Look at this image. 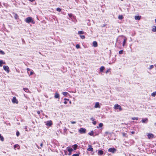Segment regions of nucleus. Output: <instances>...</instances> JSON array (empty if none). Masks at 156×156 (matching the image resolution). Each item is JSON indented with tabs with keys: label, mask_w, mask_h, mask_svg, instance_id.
Instances as JSON below:
<instances>
[{
	"label": "nucleus",
	"mask_w": 156,
	"mask_h": 156,
	"mask_svg": "<svg viewBox=\"0 0 156 156\" xmlns=\"http://www.w3.org/2000/svg\"><path fill=\"white\" fill-rule=\"evenodd\" d=\"M40 146L41 147H42L43 146V144L42 143H41L40 144Z\"/></svg>",
	"instance_id": "53"
},
{
	"label": "nucleus",
	"mask_w": 156,
	"mask_h": 156,
	"mask_svg": "<svg viewBox=\"0 0 156 156\" xmlns=\"http://www.w3.org/2000/svg\"><path fill=\"white\" fill-rule=\"evenodd\" d=\"M69 103H71V101H69Z\"/></svg>",
	"instance_id": "59"
},
{
	"label": "nucleus",
	"mask_w": 156,
	"mask_h": 156,
	"mask_svg": "<svg viewBox=\"0 0 156 156\" xmlns=\"http://www.w3.org/2000/svg\"><path fill=\"white\" fill-rule=\"evenodd\" d=\"M25 21L28 23H31L33 24H34L35 23V22L34 21L33 18L31 17H28L26 18L25 20Z\"/></svg>",
	"instance_id": "1"
},
{
	"label": "nucleus",
	"mask_w": 156,
	"mask_h": 156,
	"mask_svg": "<svg viewBox=\"0 0 156 156\" xmlns=\"http://www.w3.org/2000/svg\"><path fill=\"white\" fill-rule=\"evenodd\" d=\"M37 113L38 114H40V111H37Z\"/></svg>",
	"instance_id": "48"
},
{
	"label": "nucleus",
	"mask_w": 156,
	"mask_h": 156,
	"mask_svg": "<svg viewBox=\"0 0 156 156\" xmlns=\"http://www.w3.org/2000/svg\"><path fill=\"white\" fill-rule=\"evenodd\" d=\"M108 151L109 152L114 153L116 151V150L114 148H111L108 149Z\"/></svg>",
	"instance_id": "4"
},
{
	"label": "nucleus",
	"mask_w": 156,
	"mask_h": 156,
	"mask_svg": "<svg viewBox=\"0 0 156 156\" xmlns=\"http://www.w3.org/2000/svg\"><path fill=\"white\" fill-rule=\"evenodd\" d=\"M64 100H65V101L67 100V101H69V99H66V98H64Z\"/></svg>",
	"instance_id": "49"
},
{
	"label": "nucleus",
	"mask_w": 156,
	"mask_h": 156,
	"mask_svg": "<svg viewBox=\"0 0 156 156\" xmlns=\"http://www.w3.org/2000/svg\"><path fill=\"white\" fill-rule=\"evenodd\" d=\"M12 102L13 103L18 104V101L17 100L16 98L15 97H14L12 100Z\"/></svg>",
	"instance_id": "6"
},
{
	"label": "nucleus",
	"mask_w": 156,
	"mask_h": 156,
	"mask_svg": "<svg viewBox=\"0 0 156 156\" xmlns=\"http://www.w3.org/2000/svg\"><path fill=\"white\" fill-rule=\"evenodd\" d=\"M100 72H103V70L105 69V67L104 66H102L100 67Z\"/></svg>",
	"instance_id": "16"
},
{
	"label": "nucleus",
	"mask_w": 156,
	"mask_h": 156,
	"mask_svg": "<svg viewBox=\"0 0 156 156\" xmlns=\"http://www.w3.org/2000/svg\"><path fill=\"white\" fill-rule=\"evenodd\" d=\"M147 120H148L146 118V119H143L142 120V122L143 123H146V122H147Z\"/></svg>",
	"instance_id": "19"
},
{
	"label": "nucleus",
	"mask_w": 156,
	"mask_h": 156,
	"mask_svg": "<svg viewBox=\"0 0 156 156\" xmlns=\"http://www.w3.org/2000/svg\"><path fill=\"white\" fill-rule=\"evenodd\" d=\"M103 124L102 123H100L99 125V127H101L103 126Z\"/></svg>",
	"instance_id": "34"
},
{
	"label": "nucleus",
	"mask_w": 156,
	"mask_h": 156,
	"mask_svg": "<svg viewBox=\"0 0 156 156\" xmlns=\"http://www.w3.org/2000/svg\"><path fill=\"white\" fill-rule=\"evenodd\" d=\"M156 95V91L153 92L151 94V95L153 97H154Z\"/></svg>",
	"instance_id": "28"
},
{
	"label": "nucleus",
	"mask_w": 156,
	"mask_h": 156,
	"mask_svg": "<svg viewBox=\"0 0 156 156\" xmlns=\"http://www.w3.org/2000/svg\"><path fill=\"white\" fill-rule=\"evenodd\" d=\"M52 124V122L51 121H47L46 125L48 126H50Z\"/></svg>",
	"instance_id": "7"
},
{
	"label": "nucleus",
	"mask_w": 156,
	"mask_h": 156,
	"mask_svg": "<svg viewBox=\"0 0 156 156\" xmlns=\"http://www.w3.org/2000/svg\"><path fill=\"white\" fill-rule=\"evenodd\" d=\"M3 69L6 71L8 73L9 72V68L7 66H3Z\"/></svg>",
	"instance_id": "5"
},
{
	"label": "nucleus",
	"mask_w": 156,
	"mask_h": 156,
	"mask_svg": "<svg viewBox=\"0 0 156 156\" xmlns=\"http://www.w3.org/2000/svg\"><path fill=\"white\" fill-rule=\"evenodd\" d=\"M141 17V16H135V19L136 20H140V18Z\"/></svg>",
	"instance_id": "12"
},
{
	"label": "nucleus",
	"mask_w": 156,
	"mask_h": 156,
	"mask_svg": "<svg viewBox=\"0 0 156 156\" xmlns=\"http://www.w3.org/2000/svg\"><path fill=\"white\" fill-rule=\"evenodd\" d=\"M76 48H80V45L79 44H77L76 45Z\"/></svg>",
	"instance_id": "32"
},
{
	"label": "nucleus",
	"mask_w": 156,
	"mask_h": 156,
	"mask_svg": "<svg viewBox=\"0 0 156 156\" xmlns=\"http://www.w3.org/2000/svg\"><path fill=\"white\" fill-rule=\"evenodd\" d=\"M155 23H156V19H155Z\"/></svg>",
	"instance_id": "58"
},
{
	"label": "nucleus",
	"mask_w": 156,
	"mask_h": 156,
	"mask_svg": "<svg viewBox=\"0 0 156 156\" xmlns=\"http://www.w3.org/2000/svg\"><path fill=\"white\" fill-rule=\"evenodd\" d=\"M155 124H156V123H155Z\"/></svg>",
	"instance_id": "64"
},
{
	"label": "nucleus",
	"mask_w": 156,
	"mask_h": 156,
	"mask_svg": "<svg viewBox=\"0 0 156 156\" xmlns=\"http://www.w3.org/2000/svg\"><path fill=\"white\" fill-rule=\"evenodd\" d=\"M16 135L17 136H19L20 133L19 131H18L16 132Z\"/></svg>",
	"instance_id": "38"
},
{
	"label": "nucleus",
	"mask_w": 156,
	"mask_h": 156,
	"mask_svg": "<svg viewBox=\"0 0 156 156\" xmlns=\"http://www.w3.org/2000/svg\"><path fill=\"white\" fill-rule=\"evenodd\" d=\"M72 156H79V155L78 154H73Z\"/></svg>",
	"instance_id": "42"
},
{
	"label": "nucleus",
	"mask_w": 156,
	"mask_h": 156,
	"mask_svg": "<svg viewBox=\"0 0 156 156\" xmlns=\"http://www.w3.org/2000/svg\"><path fill=\"white\" fill-rule=\"evenodd\" d=\"M69 152V153L68 154V155H70L71 154V152Z\"/></svg>",
	"instance_id": "51"
},
{
	"label": "nucleus",
	"mask_w": 156,
	"mask_h": 156,
	"mask_svg": "<svg viewBox=\"0 0 156 156\" xmlns=\"http://www.w3.org/2000/svg\"><path fill=\"white\" fill-rule=\"evenodd\" d=\"M67 148H68V151L69 152H72L73 151V149L72 148H71L69 147H68Z\"/></svg>",
	"instance_id": "17"
},
{
	"label": "nucleus",
	"mask_w": 156,
	"mask_h": 156,
	"mask_svg": "<svg viewBox=\"0 0 156 156\" xmlns=\"http://www.w3.org/2000/svg\"><path fill=\"white\" fill-rule=\"evenodd\" d=\"M54 97L55 98H59V94L57 93H55V95L54 96Z\"/></svg>",
	"instance_id": "15"
},
{
	"label": "nucleus",
	"mask_w": 156,
	"mask_h": 156,
	"mask_svg": "<svg viewBox=\"0 0 156 156\" xmlns=\"http://www.w3.org/2000/svg\"><path fill=\"white\" fill-rule=\"evenodd\" d=\"M93 46L94 47H96L98 46L97 42L96 41H93Z\"/></svg>",
	"instance_id": "11"
},
{
	"label": "nucleus",
	"mask_w": 156,
	"mask_h": 156,
	"mask_svg": "<svg viewBox=\"0 0 156 156\" xmlns=\"http://www.w3.org/2000/svg\"><path fill=\"white\" fill-rule=\"evenodd\" d=\"M3 64H6L5 62H3Z\"/></svg>",
	"instance_id": "57"
},
{
	"label": "nucleus",
	"mask_w": 156,
	"mask_h": 156,
	"mask_svg": "<svg viewBox=\"0 0 156 156\" xmlns=\"http://www.w3.org/2000/svg\"><path fill=\"white\" fill-rule=\"evenodd\" d=\"M27 71H29L30 70V69L28 68H27Z\"/></svg>",
	"instance_id": "54"
},
{
	"label": "nucleus",
	"mask_w": 156,
	"mask_h": 156,
	"mask_svg": "<svg viewBox=\"0 0 156 156\" xmlns=\"http://www.w3.org/2000/svg\"><path fill=\"white\" fill-rule=\"evenodd\" d=\"M0 54L2 55H4L5 53L3 51L0 50Z\"/></svg>",
	"instance_id": "30"
},
{
	"label": "nucleus",
	"mask_w": 156,
	"mask_h": 156,
	"mask_svg": "<svg viewBox=\"0 0 156 156\" xmlns=\"http://www.w3.org/2000/svg\"><path fill=\"white\" fill-rule=\"evenodd\" d=\"M71 15H72V14H71V15H69V16H71Z\"/></svg>",
	"instance_id": "61"
},
{
	"label": "nucleus",
	"mask_w": 156,
	"mask_h": 156,
	"mask_svg": "<svg viewBox=\"0 0 156 156\" xmlns=\"http://www.w3.org/2000/svg\"><path fill=\"white\" fill-rule=\"evenodd\" d=\"M134 133H135V132H134V131H132V132H131V133H132V134H134Z\"/></svg>",
	"instance_id": "55"
},
{
	"label": "nucleus",
	"mask_w": 156,
	"mask_h": 156,
	"mask_svg": "<svg viewBox=\"0 0 156 156\" xmlns=\"http://www.w3.org/2000/svg\"><path fill=\"white\" fill-rule=\"evenodd\" d=\"M110 69H108V70H107L106 71V72H105L106 73V74H107V73H108V72H109V71H110Z\"/></svg>",
	"instance_id": "41"
},
{
	"label": "nucleus",
	"mask_w": 156,
	"mask_h": 156,
	"mask_svg": "<svg viewBox=\"0 0 156 156\" xmlns=\"http://www.w3.org/2000/svg\"><path fill=\"white\" fill-rule=\"evenodd\" d=\"M3 61L2 60L0 61V66L1 67L2 66V64H3Z\"/></svg>",
	"instance_id": "33"
},
{
	"label": "nucleus",
	"mask_w": 156,
	"mask_h": 156,
	"mask_svg": "<svg viewBox=\"0 0 156 156\" xmlns=\"http://www.w3.org/2000/svg\"><path fill=\"white\" fill-rule=\"evenodd\" d=\"M114 108L115 109H119L120 111H122V110L121 106L118 105V104H116L115 105Z\"/></svg>",
	"instance_id": "2"
},
{
	"label": "nucleus",
	"mask_w": 156,
	"mask_h": 156,
	"mask_svg": "<svg viewBox=\"0 0 156 156\" xmlns=\"http://www.w3.org/2000/svg\"><path fill=\"white\" fill-rule=\"evenodd\" d=\"M148 139L152 138L154 137V135L152 134L149 133L147 135Z\"/></svg>",
	"instance_id": "9"
},
{
	"label": "nucleus",
	"mask_w": 156,
	"mask_h": 156,
	"mask_svg": "<svg viewBox=\"0 0 156 156\" xmlns=\"http://www.w3.org/2000/svg\"><path fill=\"white\" fill-rule=\"evenodd\" d=\"M92 123L94 125H96V121H94Z\"/></svg>",
	"instance_id": "43"
},
{
	"label": "nucleus",
	"mask_w": 156,
	"mask_h": 156,
	"mask_svg": "<svg viewBox=\"0 0 156 156\" xmlns=\"http://www.w3.org/2000/svg\"><path fill=\"white\" fill-rule=\"evenodd\" d=\"M77 146H78L76 144H75L74 145L73 147V149L75 150H76V149Z\"/></svg>",
	"instance_id": "26"
},
{
	"label": "nucleus",
	"mask_w": 156,
	"mask_h": 156,
	"mask_svg": "<svg viewBox=\"0 0 156 156\" xmlns=\"http://www.w3.org/2000/svg\"><path fill=\"white\" fill-rule=\"evenodd\" d=\"M94 108H100V106L99 105V102H96L94 106Z\"/></svg>",
	"instance_id": "10"
},
{
	"label": "nucleus",
	"mask_w": 156,
	"mask_h": 156,
	"mask_svg": "<svg viewBox=\"0 0 156 156\" xmlns=\"http://www.w3.org/2000/svg\"><path fill=\"white\" fill-rule=\"evenodd\" d=\"M14 17L16 19H17L18 18V16L16 14H14Z\"/></svg>",
	"instance_id": "21"
},
{
	"label": "nucleus",
	"mask_w": 156,
	"mask_h": 156,
	"mask_svg": "<svg viewBox=\"0 0 156 156\" xmlns=\"http://www.w3.org/2000/svg\"><path fill=\"white\" fill-rule=\"evenodd\" d=\"M23 90L26 92H29V90L27 88H23Z\"/></svg>",
	"instance_id": "18"
},
{
	"label": "nucleus",
	"mask_w": 156,
	"mask_h": 156,
	"mask_svg": "<svg viewBox=\"0 0 156 156\" xmlns=\"http://www.w3.org/2000/svg\"><path fill=\"white\" fill-rule=\"evenodd\" d=\"M71 122L72 124H75L76 123V122L75 121H71Z\"/></svg>",
	"instance_id": "45"
},
{
	"label": "nucleus",
	"mask_w": 156,
	"mask_h": 156,
	"mask_svg": "<svg viewBox=\"0 0 156 156\" xmlns=\"http://www.w3.org/2000/svg\"><path fill=\"white\" fill-rule=\"evenodd\" d=\"M123 50H122L120 51H119V54H122L123 52Z\"/></svg>",
	"instance_id": "35"
},
{
	"label": "nucleus",
	"mask_w": 156,
	"mask_h": 156,
	"mask_svg": "<svg viewBox=\"0 0 156 156\" xmlns=\"http://www.w3.org/2000/svg\"><path fill=\"white\" fill-rule=\"evenodd\" d=\"M154 28H153L152 29V31L153 32H156V26L154 27Z\"/></svg>",
	"instance_id": "23"
},
{
	"label": "nucleus",
	"mask_w": 156,
	"mask_h": 156,
	"mask_svg": "<svg viewBox=\"0 0 156 156\" xmlns=\"http://www.w3.org/2000/svg\"><path fill=\"white\" fill-rule=\"evenodd\" d=\"M108 134L111 135V133H109L108 131H106L105 133L104 136H107Z\"/></svg>",
	"instance_id": "14"
},
{
	"label": "nucleus",
	"mask_w": 156,
	"mask_h": 156,
	"mask_svg": "<svg viewBox=\"0 0 156 156\" xmlns=\"http://www.w3.org/2000/svg\"><path fill=\"white\" fill-rule=\"evenodd\" d=\"M57 10L58 12H60L61 11V9L59 8H57L56 9Z\"/></svg>",
	"instance_id": "36"
},
{
	"label": "nucleus",
	"mask_w": 156,
	"mask_h": 156,
	"mask_svg": "<svg viewBox=\"0 0 156 156\" xmlns=\"http://www.w3.org/2000/svg\"><path fill=\"white\" fill-rule=\"evenodd\" d=\"M0 138L1 140L2 141H3L4 140V138L0 134Z\"/></svg>",
	"instance_id": "24"
},
{
	"label": "nucleus",
	"mask_w": 156,
	"mask_h": 156,
	"mask_svg": "<svg viewBox=\"0 0 156 156\" xmlns=\"http://www.w3.org/2000/svg\"><path fill=\"white\" fill-rule=\"evenodd\" d=\"M25 129H26H26H27V126H26L25 128Z\"/></svg>",
	"instance_id": "56"
},
{
	"label": "nucleus",
	"mask_w": 156,
	"mask_h": 156,
	"mask_svg": "<svg viewBox=\"0 0 156 156\" xmlns=\"http://www.w3.org/2000/svg\"><path fill=\"white\" fill-rule=\"evenodd\" d=\"M34 73V72L33 71H32L30 72V74L29 75L30 76L31 75H32Z\"/></svg>",
	"instance_id": "44"
},
{
	"label": "nucleus",
	"mask_w": 156,
	"mask_h": 156,
	"mask_svg": "<svg viewBox=\"0 0 156 156\" xmlns=\"http://www.w3.org/2000/svg\"><path fill=\"white\" fill-rule=\"evenodd\" d=\"M86 129L83 128H80L79 130V132L81 133H86Z\"/></svg>",
	"instance_id": "3"
},
{
	"label": "nucleus",
	"mask_w": 156,
	"mask_h": 156,
	"mask_svg": "<svg viewBox=\"0 0 156 156\" xmlns=\"http://www.w3.org/2000/svg\"><path fill=\"white\" fill-rule=\"evenodd\" d=\"M65 151V153H66V151Z\"/></svg>",
	"instance_id": "62"
},
{
	"label": "nucleus",
	"mask_w": 156,
	"mask_h": 156,
	"mask_svg": "<svg viewBox=\"0 0 156 156\" xmlns=\"http://www.w3.org/2000/svg\"><path fill=\"white\" fill-rule=\"evenodd\" d=\"M90 119L92 120V121H94V120H95V119H94L93 118H91Z\"/></svg>",
	"instance_id": "46"
},
{
	"label": "nucleus",
	"mask_w": 156,
	"mask_h": 156,
	"mask_svg": "<svg viewBox=\"0 0 156 156\" xmlns=\"http://www.w3.org/2000/svg\"><path fill=\"white\" fill-rule=\"evenodd\" d=\"M153 68H154V66L152 65H151L150 66L149 69H152Z\"/></svg>",
	"instance_id": "37"
},
{
	"label": "nucleus",
	"mask_w": 156,
	"mask_h": 156,
	"mask_svg": "<svg viewBox=\"0 0 156 156\" xmlns=\"http://www.w3.org/2000/svg\"><path fill=\"white\" fill-rule=\"evenodd\" d=\"M88 151H93V149L92 148V147L91 145H89L88 146V148L87 149Z\"/></svg>",
	"instance_id": "8"
},
{
	"label": "nucleus",
	"mask_w": 156,
	"mask_h": 156,
	"mask_svg": "<svg viewBox=\"0 0 156 156\" xmlns=\"http://www.w3.org/2000/svg\"><path fill=\"white\" fill-rule=\"evenodd\" d=\"M121 0L122 1H123V0Z\"/></svg>",
	"instance_id": "63"
},
{
	"label": "nucleus",
	"mask_w": 156,
	"mask_h": 156,
	"mask_svg": "<svg viewBox=\"0 0 156 156\" xmlns=\"http://www.w3.org/2000/svg\"><path fill=\"white\" fill-rule=\"evenodd\" d=\"M103 151L102 150H99L98 153V155H102L103 154Z\"/></svg>",
	"instance_id": "13"
},
{
	"label": "nucleus",
	"mask_w": 156,
	"mask_h": 156,
	"mask_svg": "<svg viewBox=\"0 0 156 156\" xmlns=\"http://www.w3.org/2000/svg\"><path fill=\"white\" fill-rule=\"evenodd\" d=\"M126 40H127V39H125V38L124 39V41L123 42V46H124L125 45V43H126Z\"/></svg>",
	"instance_id": "27"
},
{
	"label": "nucleus",
	"mask_w": 156,
	"mask_h": 156,
	"mask_svg": "<svg viewBox=\"0 0 156 156\" xmlns=\"http://www.w3.org/2000/svg\"><path fill=\"white\" fill-rule=\"evenodd\" d=\"M71 15H72V14H71V15H69V16H71Z\"/></svg>",
	"instance_id": "60"
},
{
	"label": "nucleus",
	"mask_w": 156,
	"mask_h": 156,
	"mask_svg": "<svg viewBox=\"0 0 156 156\" xmlns=\"http://www.w3.org/2000/svg\"><path fill=\"white\" fill-rule=\"evenodd\" d=\"M29 1H30L31 2H33L35 0H29Z\"/></svg>",
	"instance_id": "52"
},
{
	"label": "nucleus",
	"mask_w": 156,
	"mask_h": 156,
	"mask_svg": "<svg viewBox=\"0 0 156 156\" xmlns=\"http://www.w3.org/2000/svg\"><path fill=\"white\" fill-rule=\"evenodd\" d=\"M80 37L82 39H84L85 38V37L84 35H81L80 36Z\"/></svg>",
	"instance_id": "40"
},
{
	"label": "nucleus",
	"mask_w": 156,
	"mask_h": 156,
	"mask_svg": "<svg viewBox=\"0 0 156 156\" xmlns=\"http://www.w3.org/2000/svg\"><path fill=\"white\" fill-rule=\"evenodd\" d=\"M19 146L18 145H17V144H16V145H14V148H17V147H19Z\"/></svg>",
	"instance_id": "39"
},
{
	"label": "nucleus",
	"mask_w": 156,
	"mask_h": 156,
	"mask_svg": "<svg viewBox=\"0 0 156 156\" xmlns=\"http://www.w3.org/2000/svg\"><path fill=\"white\" fill-rule=\"evenodd\" d=\"M88 134L90 135V136H94V132H93V131H92L90 133H89Z\"/></svg>",
	"instance_id": "25"
},
{
	"label": "nucleus",
	"mask_w": 156,
	"mask_h": 156,
	"mask_svg": "<svg viewBox=\"0 0 156 156\" xmlns=\"http://www.w3.org/2000/svg\"><path fill=\"white\" fill-rule=\"evenodd\" d=\"M118 19L119 20H122L123 19V17L122 15H120L118 16Z\"/></svg>",
	"instance_id": "20"
},
{
	"label": "nucleus",
	"mask_w": 156,
	"mask_h": 156,
	"mask_svg": "<svg viewBox=\"0 0 156 156\" xmlns=\"http://www.w3.org/2000/svg\"><path fill=\"white\" fill-rule=\"evenodd\" d=\"M138 119V117H133L132 118V119L133 120H135V119L137 120Z\"/></svg>",
	"instance_id": "31"
},
{
	"label": "nucleus",
	"mask_w": 156,
	"mask_h": 156,
	"mask_svg": "<svg viewBox=\"0 0 156 156\" xmlns=\"http://www.w3.org/2000/svg\"><path fill=\"white\" fill-rule=\"evenodd\" d=\"M123 136H126V134L125 133H123Z\"/></svg>",
	"instance_id": "47"
},
{
	"label": "nucleus",
	"mask_w": 156,
	"mask_h": 156,
	"mask_svg": "<svg viewBox=\"0 0 156 156\" xmlns=\"http://www.w3.org/2000/svg\"><path fill=\"white\" fill-rule=\"evenodd\" d=\"M84 32L83 31H78V34H83Z\"/></svg>",
	"instance_id": "22"
},
{
	"label": "nucleus",
	"mask_w": 156,
	"mask_h": 156,
	"mask_svg": "<svg viewBox=\"0 0 156 156\" xmlns=\"http://www.w3.org/2000/svg\"><path fill=\"white\" fill-rule=\"evenodd\" d=\"M62 94L65 96H66L67 94H69L67 92H63Z\"/></svg>",
	"instance_id": "29"
},
{
	"label": "nucleus",
	"mask_w": 156,
	"mask_h": 156,
	"mask_svg": "<svg viewBox=\"0 0 156 156\" xmlns=\"http://www.w3.org/2000/svg\"><path fill=\"white\" fill-rule=\"evenodd\" d=\"M67 101H64V103L65 104H67Z\"/></svg>",
	"instance_id": "50"
}]
</instances>
